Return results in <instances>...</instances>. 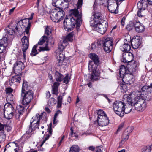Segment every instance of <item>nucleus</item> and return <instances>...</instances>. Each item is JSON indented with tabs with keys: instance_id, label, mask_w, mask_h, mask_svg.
Returning <instances> with one entry per match:
<instances>
[{
	"instance_id": "obj_1",
	"label": "nucleus",
	"mask_w": 152,
	"mask_h": 152,
	"mask_svg": "<svg viewBox=\"0 0 152 152\" xmlns=\"http://www.w3.org/2000/svg\"><path fill=\"white\" fill-rule=\"evenodd\" d=\"M72 15L71 18H66L64 21V29L68 31L72 30L75 25L77 28H78L81 24L82 16L79 14L78 10L76 9L73 10Z\"/></svg>"
},
{
	"instance_id": "obj_2",
	"label": "nucleus",
	"mask_w": 152,
	"mask_h": 152,
	"mask_svg": "<svg viewBox=\"0 0 152 152\" xmlns=\"http://www.w3.org/2000/svg\"><path fill=\"white\" fill-rule=\"evenodd\" d=\"M89 57L92 60L89 62L88 65L89 70L92 72L91 79V80H96L99 75V73L96 70L99 62L98 57L97 55L93 53L89 55Z\"/></svg>"
},
{
	"instance_id": "obj_3",
	"label": "nucleus",
	"mask_w": 152,
	"mask_h": 152,
	"mask_svg": "<svg viewBox=\"0 0 152 152\" xmlns=\"http://www.w3.org/2000/svg\"><path fill=\"white\" fill-rule=\"evenodd\" d=\"M133 99L132 100L129 99L128 101H132V104L135 107V109L137 111L142 112L144 110L147 106V103L145 100L139 96L133 95Z\"/></svg>"
},
{
	"instance_id": "obj_4",
	"label": "nucleus",
	"mask_w": 152,
	"mask_h": 152,
	"mask_svg": "<svg viewBox=\"0 0 152 152\" xmlns=\"http://www.w3.org/2000/svg\"><path fill=\"white\" fill-rule=\"evenodd\" d=\"M65 15L64 12L60 8H57L52 10L50 13V18L55 22L61 20Z\"/></svg>"
},
{
	"instance_id": "obj_5",
	"label": "nucleus",
	"mask_w": 152,
	"mask_h": 152,
	"mask_svg": "<svg viewBox=\"0 0 152 152\" xmlns=\"http://www.w3.org/2000/svg\"><path fill=\"white\" fill-rule=\"evenodd\" d=\"M33 94L34 93L31 90H29L27 91L21 93L22 105L28 108L29 106V104L33 98Z\"/></svg>"
},
{
	"instance_id": "obj_6",
	"label": "nucleus",
	"mask_w": 152,
	"mask_h": 152,
	"mask_svg": "<svg viewBox=\"0 0 152 152\" xmlns=\"http://www.w3.org/2000/svg\"><path fill=\"white\" fill-rule=\"evenodd\" d=\"M54 76L57 82H54L52 86V93L57 95L58 92V87L60 84L59 82L63 80L64 76L61 73L56 71L55 72Z\"/></svg>"
},
{
	"instance_id": "obj_7",
	"label": "nucleus",
	"mask_w": 152,
	"mask_h": 152,
	"mask_svg": "<svg viewBox=\"0 0 152 152\" xmlns=\"http://www.w3.org/2000/svg\"><path fill=\"white\" fill-rule=\"evenodd\" d=\"M137 93V95H139L140 98L148 99V96H152V89L150 86H145L142 87L140 90L138 91Z\"/></svg>"
},
{
	"instance_id": "obj_8",
	"label": "nucleus",
	"mask_w": 152,
	"mask_h": 152,
	"mask_svg": "<svg viewBox=\"0 0 152 152\" xmlns=\"http://www.w3.org/2000/svg\"><path fill=\"white\" fill-rule=\"evenodd\" d=\"M102 43L105 51L109 53L111 51L113 45L112 38L107 37H104L102 39Z\"/></svg>"
},
{
	"instance_id": "obj_9",
	"label": "nucleus",
	"mask_w": 152,
	"mask_h": 152,
	"mask_svg": "<svg viewBox=\"0 0 152 152\" xmlns=\"http://www.w3.org/2000/svg\"><path fill=\"white\" fill-rule=\"evenodd\" d=\"M134 92H133L132 93L130 94L129 96H128L127 98L126 99V102L124 101L123 105L124 107L123 108V111L124 112V113L127 114L130 112L132 110V107L133 106V104H132V101H128L129 99H131L132 100L133 99V95H134Z\"/></svg>"
},
{
	"instance_id": "obj_10",
	"label": "nucleus",
	"mask_w": 152,
	"mask_h": 152,
	"mask_svg": "<svg viewBox=\"0 0 152 152\" xmlns=\"http://www.w3.org/2000/svg\"><path fill=\"white\" fill-rule=\"evenodd\" d=\"M124 101H116L114 102L113 105V110L116 114L121 117L124 116L123 108L124 107Z\"/></svg>"
},
{
	"instance_id": "obj_11",
	"label": "nucleus",
	"mask_w": 152,
	"mask_h": 152,
	"mask_svg": "<svg viewBox=\"0 0 152 152\" xmlns=\"http://www.w3.org/2000/svg\"><path fill=\"white\" fill-rule=\"evenodd\" d=\"M45 113H42L40 114L37 113L35 117L32 118V120H31L30 125L32 127V129L35 130L36 129H39V126L40 123H41L43 120L42 118L43 117V114Z\"/></svg>"
},
{
	"instance_id": "obj_12",
	"label": "nucleus",
	"mask_w": 152,
	"mask_h": 152,
	"mask_svg": "<svg viewBox=\"0 0 152 152\" xmlns=\"http://www.w3.org/2000/svg\"><path fill=\"white\" fill-rule=\"evenodd\" d=\"M91 19L90 24L92 26H95L97 23L100 22L101 20H104L102 19V14L100 12L95 11H94Z\"/></svg>"
},
{
	"instance_id": "obj_13",
	"label": "nucleus",
	"mask_w": 152,
	"mask_h": 152,
	"mask_svg": "<svg viewBox=\"0 0 152 152\" xmlns=\"http://www.w3.org/2000/svg\"><path fill=\"white\" fill-rule=\"evenodd\" d=\"M93 26L96 27V29L98 32L103 34L106 31L107 27V23L106 21L101 20L100 22L97 23L95 26Z\"/></svg>"
},
{
	"instance_id": "obj_14",
	"label": "nucleus",
	"mask_w": 152,
	"mask_h": 152,
	"mask_svg": "<svg viewBox=\"0 0 152 152\" xmlns=\"http://www.w3.org/2000/svg\"><path fill=\"white\" fill-rule=\"evenodd\" d=\"M113 0H109L108 1L107 8L108 10L111 13L116 14L118 12V2H113Z\"/></svg>"
},
{
	"instance_id": "obj_15",
	"label": "nucleus",
	"mask_w": 152,
	"mask_h": 152,
	"mask_svg": "<svg viewBox=\"0 0 152 152\" xmlns=\"http://www.w3.org/2000/svg\"><path fill=\"white\" fill-rule=\"evenodd\" d=\"M22 42V49L23 52V57L24 59L26 57V52L29 47V37L24 36L21 39Z\"/></svg>"
},
{
	"instance_id": "obj_16",
	"label": "nucleus",
	"mask_w": 152,
	"mask_h": 152,
	"mask_svg": "<svg viewBox=\"0 0 152 152\" xmlns=\"http://www.w3.org/2000/svg\"><path fill=\"white\" fill-rule=\"evenodd\" d=\"M46 46L44 47L39 46V47H38V45H34L32 49L31 52L30 53L31 55L32 56H34L38 54L37 49L39 52L41 51H49L50 49L49 47L47 46V44H46Z\"/></svg>"
},
{
	"instance_id": "obj_17",
	"label": "nucleus",
	"mask_w": 152,
	"mask_h": 152,
	"mask_svg": "<svg viewBox=\"0 0 152 152\" xmlns=\"http://www.w3.org/2000/svg\"><path fill=\"white\" fill-rule=\"evenodd\" d=\"M24 68V64L20 61H17L14 64L13 69L15 74H21L22 71Z\"/></svg>"
},
{
	"instance_id": "obj_18",
	"label": "nucleus",
	"mask_w": 152,
	"mask_h": 152,
	"mask_svg": "<svg viewBox=\"0 0 152 152\" xmlns=\"http://www.w3.org/2000/svg\"><path fill=\"white\" fill-rule=\"evenodd\" d=\"M139 64L138 62L133 61L128 64L127 67L128 70L131 72H135L138 69Z\"/></svg>"
},
{
	"instance_id": "obj_19",
	"label": "nucleus",
	"mask_w": 152,
	"mask_h": 152,
	"mask_svg": "<svg viewBox=\"0 0 152 152\" xmlns=\"http://www.w3.org/2000/svg\"><path fill=\"white\" fill-rule=\"evenodd\" d=\"M18 146V145L14 142H10L5 146L4 152H5L6 150H8L10 152H16L18 149L17 148Z\"/></svg>"
},
{
	"instance_id": "obj_20",
	"label": "nucleus",
	"mask_w": 152,
	"mask_h": 152,
	"mask_svg": "<svg viewBox=\"0 0 152 152\" xmlns=\"http://www.w3.org/2000/svg\"><path fill=\"white\" fill-rule=\"evenodd\" d=\"M123 81L127 84H132L134 81V76L131 73H126L122 78Z\"/></svg>"
},
{
	"instance_id": "obj_21",
	"label": "nucleus",
	"mask_w": 152,
	"mask_h": 152,
	"mask_svg": "<svg viewBox=\"0 0 152 152\" xmlns=\"http://www.w3.org/2000/svg\"><path fill=\"white\" fill-rule=\"evenodd\" d=\"M31 24V23L28 19H25L23 20H21L17 23L15 29L18 30V26H21V25L23 26V28H30Z\"/></svg>"
},
{
	"instance_id": "obj_22",
	"label": "nucleus",
	"mask_w": 152,
	"mask_h": 152,
	"mask_svg": "<svg viewBox=\"0 0 152 152\" xmlns=\"http://www.w3.org/2000/svg\"><path fill=\"white\" fill-rule=\"evenodd\" d=\"M50 41V43L51 44L54 43V39L52 37L50 36L49 39H48L47 37H46L45 36H43L39 40V41L38 42V44L36 45H38V47H39V45H42L45 42V47L46 45V44H47V45H48V43Z\"/></svg>"
},
{
	"instance_id": "obj_23",
	"label": "nucleus",
	"mask_w": 152,
	"mask_h": 152,
	"mask_svg": "<svg viewBox=\"0 0 152 152\" xmlns=\"http://www.w3.org/2000/svg\"><path fill=\"white\" fill-rule=\"evenodd\" d=\"M97 122L99 126H106L109 124V120L107 116H104L97 119Z\"/></svg>"
},
{
	"instance_id": "obj_24",
	"label": "nucleus",
	"mask_w": 152,
	"mask_h": 152,
	"mask_svg": "<svg viewBox=\"0 0 152 152\" xmlns=\"http://www.w3.org/2000/svg\"><path fill=\"white\" fill-rule=\"evenodd\" d=\"M141 42L139 37L137 36L133 37L131 41V45L133 48L134 49L138 48L140 46Z\"/></svg>"
},
{
	"instance_id": "obj_25",
	"label": "nucleus",
	"mask_w": 152,
	"mask_h": 152,
	"mask_svg": "<svg viewBox=\"0 0 152 152\" xmlns=\"http://www.w3.org/2000/svg\"><path fill=\"white\" fill-rule=\"evenodd\" d=\"M16 75L12 77L11 80H10V85L11 86L13 83H20L21 81V74L17 73Z\"/></svg>"
},
{
	"instance_id": "obj_26",
	"label": "nucleus",
	"mask_w": 152,
	"mask_h": 152,
	"mask_svg": "<svg viewBox=\"0 0 152 152\" xmlns=\"http://www.w3.org/2000/svg\"><path fill=\"white\" fill-rule=\"evenodd\" d=\"M126 57H123L122 61L124 63L128 62V63L133 61L134 57L133 54L131 53L127 52L125 54Z\"/></svg>"
},
{
	"instance_id": "obj_27",
	"label": "nucleus",
	"mask_w": 152,
	"mask_h": 152,
	"mask_svg": "<svg viewBox=\"0 0 152 152\" xmlns=\"http://www.w3.org/2000/svg\"><path fill=\"white\" fill-rule=\"evenodd\" d=\"M135 24V28L136 32L141 33L143 32L145 29L144 26L139 22L136 21Z\"/></svg>"
},
{
	"instance_id": "obj_28",
	"label": "nucleus",
	"mask_w": 152,
	"mask_h": 152,
	"mask_svg": "<svg viewBox=\"0 0 152 152\" xmlns=\"http://www.w3.org/2000/svg\"><path fill=\"white\" fill-rule=\"evenodd\" d=\"M50 126L48 127V134H46L45 135V138L44 140H43L41 144L40 145L41 148L42 147V146L43 145L44 143L51 136V135L52 134V123H50Z\"/></svg>"
},
{
	"instance_id": "obj_29",
	"label": "nucleus",
	"mask_w": 152,
	"mask_h": 152,
	"mask_svg": "<svg viewBox=\"0 0 152 152\" xmlns=\"http://www.w3.org/2000/svg\"><path fill=\"white\" fill-rule=\"evenodd\" d=\"M137 6L139 10H145L147 7V3L145 0L140 1L137 3Z\"/></svg>"
},
{
	"instance_id": "obj_30",
	"label": "nucleus",
	"mask_w": 152,
	"mask_h": 152,
	"mask_svg": "<svg viewBox=\"0 0 152 152\" xmlns=\"http://www.w3.org/2000/svg\"><path fill=\"white\" fill-rule=\"evenodd\" d=\"M4 110L14 114L15 109L12 104L9 103L5 104L4 106Z\"/></svg>"
},
{
	"instance_id": "obj_31",
	"label": "nucleus",
	"mask_w": 152,
	"mask_h": 152,
	"mask_svg": "<svg viewBox=\"0 0 152 152\" xmlns=\"http://www.w3.org/2000/svg\"><path fill=\"white\" fill-rule=\"evenodd\" d=\"M74 35V33L72 32L68 34L64 38L63 40L64 42L67 43L68 42H72L73 40V38Z\"/></svg>"
},
{
	"instance_id": "obj_32",
	"label": "nucleus",
	"mask_w": 152,
	"mask_h": 152,
	"mask_svg": "<svg viewBox=\"0 0 152 152\" xmlns=\"http://www.w3.org/2000/svg\"><path fill=\"white\" fill-rule=\"evenodd\" d=\"M57 61L56 64L58 66H61L62 65V63L63 61L65 58V56L63 54L61 53L59 54V55L57 57Z\"/></svg>"
},
{
	"instance_id": "obj_33",
	"label": "nucleus",
	"mask_w": 152,
	"mask_h": 152,
	"mask_svg": "<svg viewBox=\"0 0 152 152\" xmlns=\"http://www.w3.org/2000/svg\"><path fill=\"white\" fill-rule=\"evenodd\" d=\"M126 69L124 65H121L120 66L119 70V74L121 78H123L125 76V74H126Z\"/></svg>"
},
{
	"instance_id": "obj_34",
	"label": "nucleus",
	"mask_w": 152,
	"mask_h": 152,
	"mask_svg": "<svg viewBox=\"0 0 152 152\" xmlns=\"http://www.w3.org/2000/svg\"><path fill=\"white\" fill-rule=\"evenodd\" d=\"M130 135L128 133L124 132L123 133L122 137L121 140L120 142V144H123L128 139Z\"/></svg>"
},
{
	"instance_id": "obj_35",
	"label": "nucleus",
	"mask_w": 152,
	"mask_h": 152,
	"mask_svg": "<svg viewBox=\"0 0 152 152\" xmlns=\"http://www.w3.org/2000/svg\"><path fill=\"white\" fill-rule=\"evenodd\" d=\"M23 83L21 93H23L27 91H29L28 90L29 87L28 86L27 82L24 79H23Z\"/></svg>"
},
{
	"instance_id": "obj_36",
	"label": "nucleus",
	"mask_w": 152,
	"mask_h": 152,
	"mask_svg": "<svg viewBox=\"0 0 152 152\" xmlns=\"http://www.w3.org/2000/svg\"><path fill=\"white\" fill-rule=\"evenodd\" d=\"M120 49L122 51L128 52L131 49L130 45L126 43H124L120 47Z\"/></svg>"
},
{
	"instance_id": "obj_37",
	"label": "nucleus",
	"mask_w": 152,
	"mask_h": 152,
	"mask_svg": "<svg viewBox=\"0 0 152 152\" xmlns=\"http://www.w3.org/2000/svg\"><path fill=\"white\" fill-rule=\"evenodd\" d=\"M63 1L61 0H53L52 4L53 6L59 8L63 4Z\"/></svg>"
},
{
	"instance_id": "obj_38",
	"label": "nucleus",
	"mask_w": 152,
	"mask_h": 152,
	"mask_svg": "<svg viewBox=\"0 0 152 152\" xmlns=\"http://www.w3.org/2000/svg\"><path fill=\"white\" fill-rule=\"evenodd\" d=\"M107 0H96L93 5V8L94 10L96 9L97 6V2H98V4L99 5H103L104 3L106 2H108Z\"/></svg>"
},
{
	"instance_id": "obj_39",
	"label": "nucleus",
	"mask_w": 152,
	"mask_h": 152,
	"mask_svg": "<svg viewBox=\"0 0 152 152\" xmlns=\"http://www.w3.org/2000/svg\"><path fill=\"white\" fill-rule=\"evenodd\" d=\"M67 44L66 42H64L63 40L62 41H60L58 44V49L61 51H62L64 50Z\"/></svg>"
},
{
	"instance_id": "obj_40",
	"label": "nucleus",
	"mask_w": 152,
	"mask_h": 152,
	"mask_svg": "<svg viewBox=\"0 0 152 152\" xmlns=\"http://www.w3.org/2000/svg\"><path fill=\"white\" fill-rule=\"evenodd\" d=\"M136 21H131L129 22V24H128L126 28L128 30H132L134 27L135 28V24Z\"/></svg>"
},
{
	"instance_id": "obj_41",
	"label": "nucleus",
	"mask_w": 152,
	"mask_h": 152,
	"mask_svg": "<svg viewBox=\"0 0 152 152\" xmlns=\"http://www.w3.org/2000/svg\"><path fill=\"white\" fill-rule=\"evenodd\" d=\"M14 114L13 113L4 110V117L8 119H11L13 117Z\"/></svg>"
},
{
	"instance_id": "obj_42",
	"label": "nucleus",
	"mask_w": 152,
	"mask_h": 152,
	"mask_svg": "<svg viewBox=\"0 0 152 152\" xmlns=\"http://www.w3.org/2000/svg\"><path fill=\"white\" fill-rule=\"evenodd\" d=\"M0 45L7 47L8 45L7 38L6 37H4L0 40Z\"/></svg>"
},
{
	"instance_id": "obj_43",
	"label": "nucleus",
	"mask_w": 152,
	"mask_h": 152,
	"mask_svg": "<svg viewBox=\"0 0 152 152\" xmlns=\"http://www.w3.org/2000/svg\"><path fill=\"white\" fill-rule=\"evenodd\" d=\"M79 148L78 146L74 145L70 148L69 152H79Z\"/></svg>"
},
{
	"instance_id": "obj_44",
	"label": "nucleus",
	"mask_w": 152,
	"mask_h": 152,
	"mask_svg": "<svg viewBox=\"0 0 152 152\" xmlns=\"http://www.w3.org/2000/svg\"><path fill=\"white\" fill-rule=\"evenodd\" d=\"M97 114L98 115L97 119L101 118V117H103L104 116H107V115L104 113V112L102 110H98Z\"/></svg>"
},
{
	"instance_id": "obj_45",
	"label": "nucleus",
	"mask_w": 152,
	"mask_h": 152,
	"mask_svg": "<svg viewBox=\"0 0 152 152\" xmlns=\"http://www.w3.org/2000/svg\"><path fill=\"white\" fill-rule=\"evenodd\" d=\"M151 147L150 146L148 145L143 147L141 150L142 152H151Z\"/></svg>"
},
{
	"instance_id": "obj_46",
	"label": "nucleus",
	"mask_w": 152,
	"mask_h": 152,
	"mask_svg": "<svg viewBox=\"0 0 152 152\" xmlns=\"http://www.w3.org/2000/svg\"><path fill=\"white\" fill-rule=\"evenodd\" d=\"M63 96H59L57 98V107L60 108L61 107L62 103V100Z\"/></svg>"
},
{
	"instance_id": "obj_47",
	"label": "nucleus",
	"mask_w": 152,
	"mask_h": 152,
	"mask_svg": "<svg viewBox=\"0 0 152 152\" xmlns=\"http://www.w3.org/2000/svg\"><path fill=\"white\" fill-rule=\"evenodd\" d=\"M145 10H139L137 12V15L138 17L140 18L144 17L145 15V13L144 12Z\"/></svg>"
},
{
	"instance_id": "obj_48",
	"label": "nucleus",
	"mask_w": 152,
	"mask_h": 152,
	"mask_svg": "<svg viewBox=\"0 0 152 152\" xmlns=\"http://www.w3.org/2000/svg\"><path fill=\"white\" fill-rule=\"evenodd\" d=\"M7 102H12L14 100V96L12 94H9L7 97Z\"/></svg>"
},
{
	"instance_id": "obj_49",
	"label": "nucleus",
	"mask_w": 152,
	"mask_h": 152,
	"mask_svg": "<svg viewBox=\"0 0 152 152\" xmlns=\"http://www.w3.org/2000/svg\"><path fill=\"white\" fill-rule=\"evenodd\" d=\"M23 106H19V108H18V112H22V113L24 112V110L25 109H27L28 108V107H26L24 105Z\"/></svg>"
},
{
	"instance_id": "obj_50",
	"label": "nucleus",
	"mask_w": 152,
	"mask_h": 152,
	"mask_svg": "<svg viewBox=\"0 0 152 152\" xmlns=\"http://www.w3.org/2000/svg\"><path fill=\"white\" fill-rule=\"evenodd\" d=\"M133 128L132 126H128L124 132L127 133L129 134L130 135V134L133 131Z\"/></svg>"
},
{
	"instance_id": "obj_51",
	"label": "nucleus",
	"mask_w": 152,
	"mask_h": 152,
	"mask_svg": "<svg viewBox=\"0 0 152 152\" xmlns=\"http://www.w3.org/2000/svg\"><path fill=\"white\" fill-rule=\"evenodd\" d=\"M15 29L17 30L15 28L14 29V28H9L7 29V31L10 35H12L15 33Z\"/></svg>"
},
{
	"instance_id": "obj_52",
	"label": "nucleus",
	"mask_w": 152,
	"mask_h": 152,
	"mask_svg": "<svg viewBox=\"0 0 152 152\" xmlns=\"http://www.w3.org/2000/svg\"><path fill=\"white\" fill-rule=\"evenodd\" d=\"M45 34L47 35H50L51 32V29L50 27L49 26H47L46 28L45 31Z\"/></svg>"
},
{
	"instance_id": "obj_53",
	"label": "nucleus",
	"mask_w": 152,
	"mask_h": 152,
	"mask_svg": "<svg viewBox=\"0 0 152 152\" xmlns=\"http://www.w3.org/2000/svg\"><path fill=\"white\" fill-rule=\"evenodd\" d=\"M5 134H4V131H0V140L2 141L5 139Z\"/></svg>"
},
{
	"instance_id": "obj_54",
	"label": "nucleus",
	"mask_w": 152,
	"mask_h": 152,
	"mask_svg": "<svg viewBox=\"0 0 152 152\" xmlns=\"http://www.w3.org/2000/svg\"><path fill=\"white\" fill-rule=\"evenodd\" d=\"M69 75L68 74H67L64 77L63 79L64 83H65L66 84H67L69 82Z\"/></svg>"
},
{
	"instance_id": "obj_55",
	"label": "nucleus",
	"mask_w": 152,
	"mask_h": 152,
	"mask_svg": "<svg viewBox=\"0 0 152 152\" xmlns=\"http://www.w3.org/2000/svg\"><path fill=\"white\" fill-rule=\"evenodd\" d=\"M31 127V126L30 125L26 129V132L27 134H29L34 130Z\"/></svg>"
},
{
	"instance_id": "obj_56",
	"label": "nucleus",
	"mask_w": 152,
	"mask_h": 152,
	"mask_svg": "<svg viewBox=\"0 0 152 152\" xmlns=\"http://www.w3.org/2000/svg\"><path fill=\"white\" fill-rule=\"evenodd\" d=\"M13 90L10 87H8L6 88L5 91L6 94L8 95L9 94H12V92Z\"/></svg>"
},
{
	"instance_id": "obj_57",
	"label": "nucleus",
	"mask_w": 152,
	"mask_h": 152,
	"mask_svg": "<svg viewBox=\"0 0 152 152\" xmlns=\"http://www.w3.org/2000/svg\"><path fill=\"white\" fill-rule=\"evenodd\" d=\"M23 113L22 112H18L15 114V118L16 119H19L20 115H22Z\"/></svg>"
},
{
	"instance_id": "obj_58",
	"label": "nucleus",
	"mask_w": 152,
	"mask_h": 152,
	"mask_svg": "<svg viewBox=\"0 0 152 152\" xmlns=\"http://www.w3.org/2000/svg\"><path fill=\"white\" fill-rule=\"evenodd\" d=\"M6 47H4L0 45V53H2L5 51Z\"/></svg>"
},
{
	"instance_id": "obj_59",
	"label": "nucleus",
	"mask_w": 152,
	"mask_h": 152,
	"mask_svg": "<svg viewBox=\"0 0 152 152\" xmlns=\"http://www.w3.org/2000/svg\"><path fill=\"white\" fill-rule=\"evenodd\" d=\"M83 0H78V1L77 3V9H79L81 7L83 3Z\"/></svg>"
},
{
	"instance_id": "obj_60",
	"label": "nucleus",
	"mask_w": 152,
	"mask_h": 152,
	"mask_svg": "<svg viewBox=\"0 0 152 152\" xmlns=\"http://www.w3.org/2000/svg\"><path fill=\"white\" fill-rule=\"evenodd\" d=\"M12 128L10 126L5 125L4 130H6L7 132H9L11 130Z\"/></svg>"
},
{
	"instance_id": "obj_61",
	"label": "nucleus",
	"mask_w": 152,
	"mask_h": 152,
	"mask_svg": "<svg viewBox=\"0 0 152 152\" xmlns=\"http://www.w3.org/2000/svg\"><path fill=\"white\" fill-rule=\"evenodd\" d=\"M126 18H125V17H123L122 19L121 20V25L122 26V27L124 26V25H125V20Z\"/></svg>"
},
{
	"instance_id": "obj_62",
	"label": "nucleus",
	"mask_w": 152,
	"mask_h": 152,
	"mask_svg": "<svg viewBox=\"0 0 152 152\" xmlns=\"http://www.w3.org/2000/svg\"><path fill=\"white\" fill-rule=\"evenodd\" d=\"M102 147L100 146L96 147L95 149L96 152H102Z\"/></svg>"
},
{
	"instance_id": "obj_63",
	"label": "nucleus",
	"mask_w": 152,
	"mask_h": 152,
	"mask_svg": "<svg viewBox=\"0 0 152 152\" xmlns=\"http://www.w3.org/2000/svg\"><path fill=\"white\" fill-rule=\"evenodd\" d=\"M5 124H3L0 123V131H4Z\"/></svg>"
},
{
	"instance_id": "obj_64",
	"label": "nucleus",
	"mask_w": 152,
	"mask_h": 152,
	"mask_svg": "<svg viewBox=\"0 0 152 152\" xmlns=\"http://www.w3.org/2000/svg\"><path fill=\"white\" fill-rule=\"evenodd\" d=\"M61 114L62 112L59 110H58L55 113L54 117L57 118V117L58 115Z\"/></svg>"
}]
</instances>
